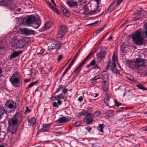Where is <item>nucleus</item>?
Instances as JSON below:
<instances>
[{
    "label": "nucleus",
    "instance_id": "nucleus-1",
    "mask_svg": "<svg viewBox=\"0 0 147 147\" xmlns=\"http://www.w3.org/2000/svg\"><path fill=\"white\" fill-rule=\"evenodd\" d=\"M22 115L19 113H16L14 116L8 120V128L7 133L11 135L17 131L19 125V122L22 120Z\"/></svg>",
    "mask_w": 147,
    "mask_h": 147
},
{
    "label": "nucleus",
    "instance_id": "nucleus-2",
    "mask_svg": "<svg viewBox=\"0 0 147 147\" xmlns=\"http://www.w3.org/2000/svg\"><path fill=\"white\" fill-rule=\"evenodd\" d=\"M132 38L134 43L137 45H142L145 43V40L139 31H137L133 34L132 35Z\"/></svg>",
    "mask_w": 147,
    "mask_h": 147
},
{
    "label": "nucleus",
    "instance_id": "nucleus-3",
    "mask_svg": "<svg viewBox=\"0 0 147 147\" xmlns=\"http://www.w3.org/2000/svg\"><path fill=\"white\" fill-rule=\"evenodd\" d=\"M26 23L27 25L32 24V27L35 28H37L40 25L38 19L32 15L29 16L27 17Z\"/></svg>",
    "mask_w": 147,
    "mask_h": 147
},
{
    "label": "nucleus",
    "instance_id": "nucleus-4",
    "mask_svg": "<svg viewBox=\"0 0 147 147\" xmlns=\"http://www.w3.org/2000/svg\"><path fill=\"white\" fill-rule=\"evenodd\" d=\"M21 80V76L19 72L16 71L15 72L10 78L11 83L15 87H17V84H19Z\"/></svg>",
    "mask_w": 147,
    "mask_h": 147
},
{
    "label": "nucleus",
    "instance_id": "nucleus-5",
    "mask_svg": "<svg viewBox=\"0 0 147 147\" xmlns=\"http://www.w3.org/2000/svg\"><path fill=\"white\" fill-rule=\"evenodd\" d=\"M68 31V28L65 25H62L59 27L58 37L59 38H62Z\"/></svg>",
    "mask_w": 147,
    "mask_h": 147
},
{
    "label": "nucleus",
    "instance_id": "nucleus-6",
    "mask_svg": "<svg viewBox=\"0 0 147 147\" xmlns=\"http://www.w3.org/2000/svg\"><path fill=\"white\" fill-rule=\"evenodd\" d=\"M61 42L59 41L53 40L51 45L48 47V49L49 50L56 49L57 50L60 48Z\"/></svg>",
    "mask_w": 147,
    "mask_h": 147
},
{
    "label": "nucleus",
    "instance_id": "nucleus-7",
    "mask_svg": "<svg viewBox=\"0 0 147 147\" xmlns=\"http://www.w3.org/2000/svg\"><path fill=\"white\" fill-rule=\"evenodd\" d=\"M144 62V60L140 58L136 59V61L134 63L135 68L136 69V68H139L140 66H143Z\"/></svg>",
    "mask_w": 147,
    "mask_h": 147
},
{
    "label": "nucleus",
    "instance_id": "nucleus-8",
    "mask_svg": "<svg viewBox=\"0 0 147 147\" xmlns=\"http://www.w3.org/2000/svg\"><path fill=\"white\" fill-rule=\"evenodd\" d=\"M97 59L98 61H101L105 57V53L103 50L100 51L96 54Z\"/></svg>",
    "mask_w": 147,
    "mask_h": 147
},
{
    "label": "nucleus",
    "instance_id": "nucleus-9",
    "mask_svg": "<svg viewBox=\"0 0 147 147\" xmlns=\"http://www.w3.org/2000/svg\"><path fill=\"white\" fill-rule=\"evenodd\" d=\"M20 31L21 32L22 34H25L26 35L32 34L34 32V30H29L26 28L20 29Z\"/></svg>",
    "mask_w": 147,
    "mask_h": 147
},
{
    "label": "nucleus",
    "instance_id": "nucleus-10",
    "mask_svg": "<svg viewBox=\"0 0 147 147\" xmlns=\"http://www.w3.org/2000/svg\"><path fill=\"white\" fill-rule=\"evenodd\" d=\"M71 119V118L69 117H63L59 118L57 121L58 123H64L69 121Z\"/></svg>",
    "mask_w": 147,
    "mask_h": 147
},
{
    "label": "nucleus",
    "instance_id": "nucleus-11",
    "mask_svg": "<svg viewBox=\"0 0 147 147\" xmlns=\"http://www.w3.org/2000/svg\"><path fill=\"white\" fill-rule=\"evenodd\" d=\"M12 103H9V101H7L5 104V105L10 109L12 108L14 110L16 108V104L14 101H12Z\"/></svg>",
    "mask_w": 147,
    "mask_h": 147
},
{
    "label": "nucleus",
    "instance_id": "nucleus-12",
    "mask_svg": "<svg viewBox=\"0 0 147 147\" xmlns=\"http://www.w3.org/2000/svg\"><path fill=\"white\" fill-rule=\"evenodd\" d=\"M67 3L71 7H77L78 5V2L76 1L74 2L73 0H67Z\"/></svg>",
    "mask_w": 147,
    "mask_h": 147
},
{
    "label": "nucleus",
    "instance_id": "nucleus-13",
    "mask_svg": "<svg viewBox=\"0 0 147 147\" xmlns=\"http://www.w3.org/2000/svg\"><path fill=\"white\" fill-rule=\"evenodd\" d=\"M110 98V94L106 92L105 93V97L104 99V102L108 106H109V98Z\"/></svg>",
    "mask_w": 147,
    "mask_h": 147
},
{
    "label": "nucleus",
    "instance_id": "nucleus-14",
    "mask_svg": "<svg viewBox=\"0 0 147 147\" xmlns=\"http://www.w3.org/2000/svg\"><path fill=\"white\" fill-rule=\"evenodd\" d=\"M22 53V51H15L13 52V53L11 55L10 58V59H12L15 58L19 55H20Z\"/></svg>",
    "mask_w": 147,
    "mask_h": 147
},
{
    "label": "nucleus",
    "instance_id": "nucleus-15",
    "mask_svg": "<svg viewBox=\"0 0 147 147\" xmlns=\"http://www.w3.org/2000/svg\"><path fill=\"white\" fill-rule=\"evenodd\" d=\"M116 66V64L115 61H112L111 62V61L109 60L107 68L109 67L111 69L112 68H115Z\"/></svg>",
    "mask_w": 147,
    "mask_h": 147
},
{
    "label": "nucleus",
    "instance_id": "nucleus-16",
    "mask_svg": "<svg viewBox=\"0 0 147 147\" xmlns=\"http://www.w3.org/2000/svg\"><path fill=\"white\" fill-rule=\"evenodd\" d=\"M60 7L65 16L67 17H69V14L68 12L61 5H60Z\"/></svg>",
    "mask_w": 147,
    "mask_h": 147
},
{
    "label": "nucleus",
    "instance_id": "nucleus-17",
    "mask_svg": "<svg viewBox=\"0 0 147 147\" xmlns=\"http://www.w3.org/2000/svg\"><path fill=\"white\" fill-rule=\"evenodd\" d=\"M83 63L82 62L80 63L78 67L74 71V72L76 73V75H77L78 74L80 73V71L81 70V67L84 65Z\"/></svg>",
    "mask_w": 147,
    "mask_h": 147
},
{
    "label": "nucleus",
    "instance_id": "nucleus-18",
    "mask_svg": "<svg viewBox=\"0 0 147 147\" xmlns=\"http://www.w3.org/2000/svg\"><path fill=\"white\" fill-rule=\"evenodd\" d=\"M105 114L107 115L108 117H111L114 116V112L113 111L109 110L107 111L105 113Z\"/></svg>",
    "mask_w": 147,
    "mask_h": 147
},
{
    "label": "nucleus",
    "instance_id": "nucleus-19",
    "mask_svg": "<svg viewBox=\"0 0 147 147\" xmlns=\"http://www.w3.org/2000/svg\"><path fill=\"white\" fill-rule=\"evenodd\" d=\"M29 124L30 126H33L36 123V121L34 118H31L28 120Z\"/></svg>",
    "mask_w": 147,
    "mask_h": 147
},
{
    "label": "nucleus",
    "instance_id": "nucleus-20",
    "mask_svg": "<svg viewBox=\"0 0 147 147\" xmlns=\"http://www.w3.org/2000/svg\"><path fill=\"white\" fill-rule=\"evenodd\" d=\"M105 125L104 124H100L97 127V129L100 132L103 133V129Z\"/></svg>",
    "mask_w": 147,
    "mask_h": 147
},
{
    "label": "nucleus",
    "instance_id": "nucleus-21",
    "mask_svg": "<svg viewBox=\"0 0 147 147\" xmlns=\"http://www.w3.org/2000/svg\"><path fill=\"white\" fill-rule=\"evenodd\" d=\"M53 97L55 100H58L63 99L64 96L62 94H60L54 96H53Z\"/></svg>",
    "mask_w": 147,
    "mask_h": 147
},
{
    "label": "nucleus",
    "instance_id": "nucleus-22",
    "mask_svg": "<svg viewBox=\"0 0 147 147\" xmlns=\"http://www.w3.org/2000/svg\"><path fill=\"white\" fill-rule=\"evenodd\" d=\"M61 104V101L60 100H58L57 102H54L53 103V107H58V105H60Z\"/></svg>",
    "mask_w": 147,
    "mask_h": 147
},
{
    "label": "nucleus",
    "instance_id": "nucleus-23",
    "mask_svg": "<svg viewBox=\"0 0 147 147\" xmlns=\"http://www.w3.org/2000/svg\"><path fill=\"white\" fill-rule=\"evenodd\" d=\"M51 27V23L49 22L46 23L43 27L45 30H47L49 28Z\"/></svg>",
    "mask_w": 147,
    "mask_h": 147
},
{
    "label": "nucleus",
    "instance_id": "nucleus-24",
    "mask_svg": "<svg viewBox=\"0 0 147 147\" xmlns=\"http://www.w3.org/2000/svg\"><path fill=\"white\" fill-rule=\"evenodd\" d=\"M106 83L105 81H104L102 83V88L104 91H106L108 88V86L105 84Z\"/></svg>",
    "mask_w": 147,
    "mask_h": 147
},
{
    "label": "nucleus",
    "instance_id": "nucleus-25",
    "mask_svg": "<svg viewBox=\"0 0 147 147\" xmlns=\"http://www.w3.org/2000/svg\"><path fill=\"white\" fill-rule=\"evenodd\" d=\"M84 11L83 13L85 14V15H88L89 14H90L89 11V9L87 8L86 6H84Z\"/></svg>",
    "mask_w": 147,
    "mask_h": 147
},
{
    "label": "nucleus",
    "instance_id": "nucleus-26",
    "mask_svg": "<svg viewBox=\"0 0 147 147\" xmlns=\"http://www.w3.org/2000/svg\"><path fill=\"white\" fill-rule=\"evenodd\" d=\"M113 72V73L114 74H117L118 75H119L120 74V72L119 70H117L115 68H112L110 69Z\"/></svg>",
    "mask_w": 147,
    "mask_h": 147
},
{
    "label": "nucleus",
    "instance_id": "nucleus-27",
    "mask_svg": "<svg viewBox=\"0 0 147 147\" xmlns=\"http://www.w3.org/2000/svg\"><path fill=\"white\" fill-rule=\"evenodd\" d=\"M93 53L92 51L90 52L89 54L87 56L86 58L82 62L83 63V64H84L87 61V60L88 59V58L91 56V55Z\"/></svg>",
    "mask_w": 147,
    "mask_h": 147
},
{
    "label": "nucleus",
    "instance_id": "nucleus-28",
    "mask_svg": "<svg viewBox=\"0 0 147 147\" xmlns=\"http://www.w3.org/2000/svg\"><path fill=\"white\" fill-rule=\"evenodd\" d=\"M142 12V10H136L134 13V16H139L141 14Z\"/></svg>",
    "mask_w": 147,
    "mask_h": 147
},
{
    "label": "nucleus",
    "instance_id": "nucleus-29",
    "mask_svg": "<svg viewBox=\"0 0 147 147\" xmlns=\"http://www.w3.org/2000/svg\"><path fill=\"white\" fill-rule=\"evenodd\" d=\"M51 124L49 123L47 124H43L42 125V127L45 128V129H49V128L50 127L51 125Z\"/></svg>",
    "mask_w": 147,
    "mask_h": 147
},
{
    "label": "nucleus",
    "instance_id": "nucleus-30",
    "mask_svg": "<svg viewBox=\"0 0 147 147\" xmlns=\"http://www.w3.org/2000/svg\"><path fill=\"white\" fill-rule=\"evenodd\" d=\"M136 86L140 89L143 90H147V88H145L144 86L141 84H138Z\"/></svg>",
    "mask_w": 147,
    "mask_h": 147
},
{
    "label": "nucleus",
    "instance_id": "nucleus-31",
    "mask_svg": "<svg viewBox=\"0 0 147 147\" xmlns=\"http://www.w3.org/2000/svg\"><path fill=\"white\" fill-rule=\"evenodd\" d=\"M93 121V119H86V124H89L91 123Z\"/></svg>",
    "mask_w": 147,
    "mask_h": 147
},
{
    "label": "nucleus",
    "instance_id": "nucleus-32",
    "mask_svg": "<svg viewBox=\"0 0 147 147\" xmlns=\"http://www.w3.org/2000/svg\"><path fill=\"white\" fill-rule=\"evenodd\" d=\"M114 8V7L113 5H110V6L108 8L107 11V13L111 12V11H112L113 10Z\"/></svg>",
    "mask_w": 147,
    "mask_h": 147
},
{
    "label": "nucleus",
    "instance_id": "nucleus-33",
    "mask_svg": "<svg viewBox=\"0 0 147 147\" xmlns=\"http://www.w3.org/2000/svg\"><path fill=\"white\" fill-rule=\"evenodd\" d=\"M117 60V58L116 55L115 53H113L112 57V61H115Z\"/></svg>",
    "mask_w": 147,
    "mask_h": 147
},
{
    "label": "nucleus",
    "instance_id": "nucleus-34",
    "mask_svg": "<svg viewBox=\"0 0 147 147\" xmlns=\"http://www.w3.org/2000/svg\"><path fill=\"white\" fill-rule=\"evenodd\" d=\"M38 82V81H36L35 82H32L30 84L28 87L27 88V89H28L30 87H32V86H34V85H35V84L37 83Z\"/></svg>",
    "mask_w": 147,
    "mask_h": 147
},
{
    "label": "nucleus",
    "instance_id": "nucleus-35",
    "mask_svg": "<svg viewBox=\"0 0 147 147\" xmlns=\"http://www.w3.org/2000/svg\"><path fill=\"white\" fill-rule=\"evenodd\" d=\"M105 26V25H104L103 27H101L100 28H98V30H97L95 32L96 33V34L102 31Z\"/></svg>",
    "mask_w": 147,
    "mask_h": 147
},
{
    "label": "nucleus",
    "instance_id": "nucleus-36",
    "mask_svg": "<svg viewBox=\"0 0 147 147\" xmlns=\"http://www.w3.org/2000/svg\"><path fill=\"white\" fill-rule=\"evenodd\" d=\"M93 115L92 114L89 113L87 114V115L86 116L85 118L86 119H92L93 117Z\"/></svg>",
    "mask_w": 147,
    "mask_h": 147
},
{
    "label": "nucleus",
    "instance_id": "nucleus-37",
    "mask_svg": "<svg viewBox=\"0 0 147 147\" xmlns=\"http://www.w3.org/2000/svg\"><path fill=\"white\" fill-rule=\"evenodd\" d=\"M81 123V121H78L76 122L74 124V126L75 127H77L80 125Z\"/></svg>",
    "mask_w": 147,
    "mask_h": 147
},
{
    "label": "nucleus",
    "instance_id": "nucleus-38",
    "mask_svg": "<svg viewBox=\"0 0 147 147\" xmlns=\"http://www.w3.org/2000/svg\"><path fill=\"white\" fill-rule=\"evenodd\" d=\"M112 5H113L114 7L115 6H116L119 5V4L118 3L117 1H115L113 2L111 4Z\"/></svg>",
    "mask_w": 147,
    "mask_h": 147
},
{
    "label": "nucleus",
    "instance_id": "nucleus-39",
    "mask_svg": "<svg viewBox=\"0 0 147 147\" xmlns=\"http://www.w3.org/2000/svg\"><path fill=\"white\" fill-rule=\"evenodd\" d=\"M140 131L143 132L144 131H147V126L145 127H143L140 129Z\"/></svg>",
    "mask_w": 147,
    "mask_h": 147
},
{
    "label": "nucleus",
    "instance_id": "nucleus-40",
    "mask_svg": "<svg viewBox=\"0 0 147 147\" xmlns=\"http://www.w3.org/2000/svg\"><path fill=\"white\" fill-rule=\"evenodd\" d=\"M52 10L55 11L58 14L59 13V11L57 9L54 7L53 6H52Z\"/></svg>",
    "mask_w": 147,
    "mask_h": 147
},
{
    "label": "nucleus",
    "instance_id": "nucleus-41",
    "mask_svg": "<svg viewBox=\"0 0 147 147\" xmlns=\"http://www.w3.org/2000/svg\"><path fill=\"white\" fill-rule=\"evenodd\" d=\"M90 64L91 66H94L96 63L95 61L93 60L90 62Z\"/></svg>",
    "mask_w": 147,
    "mask_h": 147
},
{
    "label": "nucleus",
    "instance_id": "nucleus-42",
    "mask_svg": "<svg viewBox=\"0 0 147 147\" xmlns=\"http://www.w3.org/2000/svg\"><path fill=\"white\" fill-rule=\"evenodd\" d=\"M49 130L48 129H45L43 128H42L41 129L40 131V132H42L44 131H48Z\"/></svg>",
    "mask_w": 147,
    "mask_h": 147
},
{
    "label": "nucleus",
    "instance_id": "nucleus-43",
    "mask_svg": "<svg viewBox=\"0 0 147 147\" xmlns=\"http://www.w3.org/2000/svg\"><path fill=\"white\" fill-rule=\"evenodd\" d=\"M80 53V51H79L76 54V55H75V56H74V57L73 59H74L75 60L76 58H77L78 56L79 55Z\"/></svg>",
    "mask_w": 147,
    "mask_h": 147
},
{
    "label": "nucleus",
    "instance_id": "nucleus-44",
    "mask_svg": "<svg viewBox=\"0 0 147 147\" xmlns=\"http://www.w3.org/2000/svg\"><path fill=\"white\" fill-rule=\"evenodd\" d=\"M145 28L146 30L144 32V33L146 36L147 37V23L145 24Z\"/></svg>",
    "mask_w": 147,
    "mask_h": 147
},
{
    "label": "nucleus",
    "instance_id": "nucleus-45",
    "mask_svg": "<svg viewBox=\"0 0 147 147\" xmlns=\"http://www.w3.org/2000/svg\"><path fill=\"white\" fill-rule=\"evenodd\" d=\"M114 102H115V105H116L117 106V107H119L121 105V104L118 102L116 100H115L114 101Z\"/></svg>",
    "mask_w": 147,
    "mask_h": 147
},
{
    "label": "nucleus",
    "instance_id": "nucleus-46",
    "mask_svg": "<svg viewBox=\"0 0 147 147\" xmlns=\"http://www.w3.org/2000/svg\"><path fill=\"white\" fill-rule=\"evenodd\" d=\"M100 78L98 77V76H96L95 77H94V78H92L91 79V80L92 81H94L95 80L97 79H99Z\"/></svg>",
    "mask_w": 147,
    "mask_h": 147
},
{
    "label": "nucleus",
    "instance_id": "nucleus-47",
    "mask_svg": "<svg viewBox=\"0 0 147 147\" xmlns=\"http://www.w3.org/2000/svg\"><path fill=\"white\" fill-rule=\"evenodd\" d=\"M98 22V21H96L94 23L88 24V26H92V25L95 24H97V23Z\"/></svg>",
    "mask_w": 147,
    "mask_h": 147
},
{
    "label": "nucleus",
    "instance_id": "nucleus-48",
    "mask_svg": "<svg viewBox=\"0 0 147 147\" xmlns=\"http://www.w3.org/2000/svg\"><path fill=\"white\" fill-rule=\"evenodd\" d=\"M63 58V56L62 55H60L59 56L58 59V60L59 61Z\"/></svg>",
    "mask_w": 147,
    "mask_h": 147
},
{
    "label": "nucleus",
    "instance_id": "nucleus-49",
    "mask_svg": "<svg viewBox=\"0 0 147 147\" xmlns=\"http://www.w3.org/2000/svg\"><path fill=\"white\" fill-rule=\"evenodd\" d=\"M86 128L88 132H89L92 129V128L90 126H88L87 127H86Z\"/></svg>",
    "mask_w": 147,
    "mask_h": 147
},
{
    "label": "nucleus",
    "instance_id": "nucleus-50",
    "mask_svg": "<svg viewBox=\"0 0 147 147\" xmlns=\"http://www.w3.org/2000/svg\"><path fill=\"white\" fill-rule=\"evenodd\" d=\"M67 89H66V88H64L63 89L62 92L64 94H65L67 93Z\"/></svg>",
    "mask_w": 147,
    "mask_h": 147
},
{
    "label": "nucleus",
    "instance_id": "nucleus-51",
    "mask_svg": "<svg viewBox=\"0 0 147 147\" xmlns=\"http://www.w3.org/2000/svg\"><path fill=\"white\" fill-rule=\"evenodd\" d=\"M16 42H17L16 44L17 45H19L20 44V42H22V41L20 40H16Z\"/></svg>",
    "mask_w": 147,
    "mask_h": 147
},
{
    "label": "nucleus",
    "instance_id": "nucleus-52",
    "mask_svg": "<svg viewBox=\"0 0 147 147\" xmlns=\"http://www.w3.org/2000/svg\"><path fill=\"white\" fill-rule=\"evenodd\" d=\"M94 65V66L93 67V69H97L99 67L96 64Z\"/></svg>",
    "mask_w": 147,
    "mask_h": 147
},
{
    "label": "nucleus",
    "instance_id": "nucleus-53",
    "mask_svg": "<svg viewBox=\"0 0 147 147\" xmlns=\"http://www.w3.org/2000/svg\"><path fill=\"white\" fill-rule=\"evenodd\" d=\"M31 111V110H30L28 108V107H26V110L25 111L26 113H28L29 112H30Z\"/></svg>",
    "mask_w": 147,
    "mask_h": 147
},
{
    "label": "nucleus",
    "instance_id": "nucleus-54",
    "mask_svg": "<svg viewBox=\"0 0 147 147\" xmlns=\"http://www.w3.org/2000/svg\"><path fill=\"white\" fill-rule=\"evenodd\" d=\"M83 100V97L82 96H80L78 99V100L80 102H81Z\"/></svg>",
    "mask_w": 147,
    "mask_h": 147
},
{
    "label": "nucleus",
    "instance_id": "nucleus-55",
    "mask_svg": "<svg viewBox=\"0 0 147 147\" xmlns=\"http://www.w3.org/2000/svg\"><path fill=\"white\" fill-rule=\"evenodd\" d=\"M47 4L48 5L49 7H50L52 9V7L53 6H51V3L49 2H47Z\"/></svg>",
    "mask_w": 147,
    "mask_h": 147
},
{
    "label": "nucleus",
    "instance_id": "nucleus-56",
    "mask_svg": "<svg viewBox=\"0 0 147 147\" xmlns=\"http://www.w3.org/2000/svg\"><path fill=\"white\" fill-rule=\"evenodd\" d=\"M88 111H82V115H85L87 114Z\"/></svg>",
    "mask_w": 147,
    "mask_h": 147
},
{
    "label": "nucleus",
    "instance_id": "nucleus-57",
    "mask_svg": "<svg viewBox=\"0 0 147 147\" xmlns=\"http://www.w3.org/2000/svg\"><path fill=\"white\" fill-rule=\"evenodd\" d=\"M75 61V60L73 59L72 60L71 63H70L69 64L71 65H72L74 63Z\"/></svg>",
    "mask_w": 147,
    "mask_h": 147
},
{
    "label": "nucleus",
    "instance_id": "nucleus-58",
    "mask_svg": "<svg viewBox=\"0 0 147 147\" xmlns=\"http://www.w3.org/2000/svg\"><path fill=\"white\" fill-rule=\"evenodd\" d=\"M71 66L72 65H71L69 64V65L68 66L66 69L69 70V69L70 68Z\"/></svg>",
    "mask_w": 147,
    "mask_h": 147
},
{
    "label": "nucleus",
    "instance_id": "nucleus-59",
    "mask_svg": "<svg viewBox=\"0 0 147 147\" xmlns=\"http://www.w3.org/2000/svg\"><path fill=\"white\" fill-rule=\"evenodd\" d=\"M51 1L52 3L55 6H56V7L57 6V5H56V4L55 3V2H54V0H51Z\"/></svg>",
    "mask_w": 147,
    "mask_h": 147
},
{
    "label": "nucleus",
    "instance_id": "nucleus-60",
    "mask_svg": "<svg viewBox=\"0 0 147 147\" xmlns=\"http://www.w3.org/2000/svg\"><path fill=\"white\" fill-rule=\"evenodd\" d=\"M123 1V0H117V1L119 5Z\"/></svg>",
    "mask_w": 147,
    "mask_h": 147
},
{
    "label": "nucleus",
    "instance_id": "nucleus-61",
    "mask_svg": "<svg viewBox=\"0 0 147 147\" xmlns=\"http://www.w3.org/2000/svg\"><path fill=\"white\" fill-rule=\"evenodd\" d=\"M60 90V89L59 88V87H58L56 90V92L57 93H58L59 91Z\"/></svg>",
    "mask_w": 147,
    "mask_h": 147
},
{
    "label": "nucleus",
    "instance_id": "nucleus-62",
    "mask_svg": "<svg viewBox=\"0 0 147 147\" xmlns=\"http://www.w3.org/2000/svg\"><path fill=\"white\" fill-rule=\"evenodd\" d=\"M43 51L41 50L40 52L38 53L39 54L42 55L43 53Z\"/></svg>",
    "mask_w": 147,
    "mask_h": 147
},
{
    "label": "nucleus",
    "instance_id": "nucleus-63",
    "mask_svg": "<svg viewBox=\"0 0 147 147\" xmlns=\"http://www.w3.org/2000/svg\"><path fill=\"white\" fill-rule=\"evenodd\" d=\"M64 87V86L61 85V86H59V88L60 89H63Z\"/></svg>",
    "mask_w": 147,
    "mask_h": 147
},
{
    "label": "nucleus",
    "instance_id": "nucleus-64",
    "mask_svg": "<svg viewBox=\"0 0 147 147\" xmlns=\"http://www.w3.org/2000/svg\"><path fill=\"white\" fill-rule=\"evenodd\" d=\"M91 65H90V64L87 65L86 67L87 68H89Z\"/></svg>",
    "mask_w": 147,
    "mask_h": 147
}]
</instances>
